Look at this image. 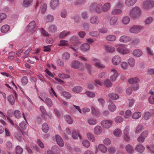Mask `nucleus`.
Segmentation results:
<instances>
[{"label": "nucleus", "instance_id": "1", "mask_svg": "<svg viewBox=\"0 0 154 154\" xmlns=\"http://www.w3.org/2000/svg\"><path fill=\"white\" fill-rule=\"evenodd\" d=\"M89 10L91 12L100 14L103 11V5L100 3L93 2L90 5Z\"/></svg>", "mask_w": 154, "mask_h": 154}, {"label": "nucleus", "instance_id": "2", "mask_svg": "<svg viewBox=\"0 0 154 154\" xmlns=\"http://www.w3.org/2000/svg\"><path fill=\"white\" fill-rule=\"evenodd\" d=\"M129 15L132 18H137L141 14V10L137 6L132 8L129 11Z\"/></svg>", "mask_w": 154, "mask_h": 154}, {"label": "nucleus", "instance_id": "3", "mask_svg": "<svg viewBox=\"0 0 154 154\" xmlns=\"http://www.w3.org/2000/svg\"><path fill=\"white\" fill-rule=\"evenodd\" d=\"M143 8L146 10H149L154 8V1L153 0H146L143 3Z\"/></svg>", "mask_w": 154, "mask_h": 154}, {"label": "nucleus", "instance_id": "4", "mask_svg": "<svg viewBox=\"0 0 154 154\" xmlns=\"http://www.w3.org/2000/svg\"><path fill=\"white\" fill-rule=\"evenodd\" d=\"M117 50L118 52L123 54H128L130 52L129 49L126 47L125 45L122 44L119 45L117 48Z\"/></svg>", "mask_w": 154, "mask_h": 154}, {"label": "nucleus", "instance_id": "5", "mask_svg": "<svg viewBox=\"0 0 154 154\" xmlns=\"http://www.w3.org/2000/svg\"><path fill=\"white\" fill-rule=\"evenodd\" d=\"M71 67L74 69H79L81 70H84V67L82 63L79 61L75 60L73 61L70 64Z\"/></svg>", "mask_w": 154, "mask_h": 154}, {"label": "nucleus", "instance_id": "6", "mask_svg": "<svg viewBox=\"0 0 154 154\" xmlns=\"http://www.w3.org/2000/svg\"><path fill=\"white\" fill-rule=\"evenodd\" d=\"M35 22L33 20L30 22L26 28V32L29 33H33L36 30Z\"/></svg>", "mask_w": 154, "mask_h": 154}, {"label": "nucleus", "instance_id": "7", "mask_svg": "<svg viewBox=\"0 0 154 154\" xmlns=\"http://www.w3.org/2000/svg\"><path fill=\"white\" fill-rule=\"evenodd\" d=\"M142 26L140 25H134L130 29L131 32L133 33H137L140 32L143 29Z\"/></svg>", "mask_w": 154, "mask_h": 154}, {"label": "nucleus", "instance_id": "8", "mask_svg": "<svg viewBox=\"0 0 154 154\" xmlns=\"http://www.w3.org/2000/svg\"><path fill=\"white\" fill-rule=\"evenodd\" d=\"M100 123L103 127L108 129L112 126V122L110 120H105L102 121Z\"/></svg>", "mask_w": 154, "mask_h": 154}, {"label": "nucleus", "instance_id": "9", "mask_svg": "<svg viewBox=\"0 0 154 154\" xmlns=\"http://www.w3.org/2000/svg\"><path fill=\"white\" fill-rule=\"evenodd\" d=\"M147 135L148 132L147 131H143L138 137L137 139L138 141L140 143H143Z\"/></svg>", "mask_w": 154, "mask_h": 154}, {"label": "nucleus", "instance_id": "10", "mask_svg": "<svg viewBox=\"0 0 154 154\" xmlns=\"http://www.w3.org/2000/svg\"><path fill=\"white\" fill-rule=\"evenodd\" d=\"M59 4V0H51L50 6L53 10L55 9Z\"/></svg>", "mask_w": 154, "mask_h": 154}, {"label": "nucleus", "instance_id": "11", "mask_svg": "<svg viewBox=\"0 0 154 154\" xmlns=\"http://www.w3.org/2000/svg\"><path fill=\"white\" fill-rule=\"evenodd\" d=\"M112 61L113 65H117L121 62V58L119 56L115 55L112 58Z\"/></svg>", "mask_w": 154, "mask_h": 154}, {"label": "nucleus", "instance_id": "12", "mask_svg": "<svg viewBox=\"0 0 154 154\" xmlns=\"http://www.w3.org/2000/svg\"><path fill=\"white\" fill-rule=\"evenodd\" d=\"M90 22L91 24H98L100 23V20L97 16L94 15L90 18Z\"/></svg>", "mask_w": 154, "mask_h": 154}, {"label": "nucleus", "instance_id": "13", "mask_svg": "<svg viewBox=\"0 0 154 154\" xmlns=\"http://www.w3.org/2000/svg\"><path fill=\"white\" fill-rule=\"evenodd\" d=\"M129 127L127 126L125 127L123 131V134L124 135V139L126 141H129L130 140L129 137Z\"/></svg>", "mask_w": 154, "mask_h": 154}, {"label": "nucleus", "instance_id": "14", "mask_svg": "<svg viewBox=\"0 0 154 154\" xmlns=\"http://www.w3.org/2000/svg\"><path fill=\"white\" fill-rule=\"evenodd\" d=\"M41 113V116L42 118L45 120L47 119L46 116H47V113L46 110L43 106H41L39 107Z\"/></svg>", "mask_w": 154, "mask_h": 154}, {"label": "nucleus", "instance_id": "15", "mask_svg": "<svg viewBox=\"0 0 154 154\" xmlns=\"http://www.w3.org/2000/svg\"><path fill=\"white\" fill-rule=\"evenodd\" d=\"M118 23V18L115 16L111 17L109 20V24L111 26H116Z\"/></svg>", "mask_w": 154, "mask_h": 154}, {"label": "nucleus", "instance_id": "16", "mask_svg": "<svg viewBox=\"0 0 154 154\" xmlns=\"http://www.w3.org/2000/svg\"><path fill=\"white\" fill-rule=\"evenodd\" d=\"M131 39V38L128 36L126 35H123L120 37L119 41L121 42H127L130 41Z\"/></svg>", "mask_w": 154, "mask_h": 154}, {"label": "nucleus", "instance_id": "17", "mask_svg": "<svg viewBox=\"0 0 154 154\" xmlns=\"http://www.w3.org/2000/svg\"><path fill=\"white\" fill-rule=\"evenodd\" d=\"M56 139L57 144L60 146L62 147L64 145V143L63 140L58 135H57L56 136Z\"/></svg>", "mask_w": 154, "mask_h": 154}, {"label": "nucleus", "instance_id": "18", "mask_svg": "<svg viewBox=\"0 0 154 154\" xmlns=\"http://www.w3.org/2000/svg\"><path fill=\"white\" fill-rule=\"evenodd\" d=\"M111 71L113 72L114 73L110 77V79L112 81L114 82L116 81L117 77L118 76V74L115 69H111Z\"/></svg>", "mask_w": 154, "mask_h": 154}, {"label": "nucleus", "instance_id": "19", "mask_svg": "<svg viewBox=\"0 0 154 154\" xmlns=\"http://www.w3.org/2000/svg\"><path fill=\"white\" fill-rule=\"evenodd\" d=\"M145 149L144 147L140 144L137 145L135 148V150L139 153H142L144 152Z\"/></svg>", "mask_w": 154, "mask_h": 154}, {"label": "nucleus", "instance_id": "20", "mask_svg": "<svg viewBox=\"0 0 154 154\" xmlns=\"http://www.w3.org/2000/svg\"><path fill=\"white\" fill-rule=\"evenodd\" d=\"M103 129L100 126H96L94 129V133L97 135L100 134L102 131Z\"/></svg>", "mask_w": 154, "mask_h": 154}, {"label": "nucleus", "instance_id": "21", "mask_svg": "<svg viewBox=\"0 0 154 154\" xmlns=\"http://www.w3.org/2000/svg\"><path fill=\"white\" fill-rule=\"evenodd\" d=\"M50 151L54 154H60V151L59 148L56 146H54L52 147Z\"/></svg>", "mask_w": 154, "mask_h": 154}, {"label": "nucleus", "instance_id": "22", "mask_svg": "<svg viewBox=\"0 0 154 154\" xmlns=\"http://www.w3.org/2000/svg\"><path fill=\"white\" fill-rule=\"evenodd\" d=\"M111 7V4L109 2H106L104 4L103 7V11L104 12L108 11Z\"/></svg>", "mask_w": 154, "mask_h": 154}, {"label": "nucleus", "instance_id": "23", "mask_svg": "<svg viewBox=\"0 0 154 154\" xmlns=\"http://www.w3.org/2000/svg\"><path fill=\"white\" fill-rule=\"evenodd\" d=\"M133 54L135 57H140L143 54V52L141 50L136 49L134 50Z\"/></svg>", "mask_w": 154, "mask_h": 154}, {"label": "nucleus", "instance_id": "24", "mask_svg": "<svg viewBox=\"0 0 154 154\" xmlns=\"http://www.w3.org/2000/svg\"><path fill=\"white\" fill-rule=\"evenodd\" d=\"M109 98L112 100H116L119 98V96L116 94L115 93H110L108 95Z\"/></svg>", "mask_w": 154, "mask_h": 154}, {"label": "nucleus", "instance_id": "25", "mask_svg": "<svg viewBox=\"0 0 154 154\" xmlns=\"http://www.w3.org/2000/svg\"><path fill=\"white\" fill-rule=\"evenodd\" d=\"M137 1V0H126L125 3L126 6L131 7L133 6Z\"/></svg>", "mask_w": 154, "mask_h": 154}, {"label": "nucleus", "instance_id": "26", "mask_svg": "<svg viewBox=\"0 0 154 154\" xmlns=\"http://www.w3.org/2000/svg\"><path fill=\"white\" fill-rule=\"evenodd\" d=\"M90 45L87 44L85 43L82 44L80 47V49L82 51H85L88 50L90 48Z\"/></svg>", "mask_w": 154, "mask_h": 154}, {"label": "nucleus", "instance_id": "27", "mask_svg": "<svg viewBox=\"0 0 154 154\" xmlns=\"http://www.w3.org/2000/svg\"><path fill=\"white\" fill-rule=\"evenodd\" d=\"M10 27L8 25L3 26L1 29V31L2 33H5L8 32L10 29Z\"/></svg>", "mask_w": 154, "mask_h": 154}, {"label": "nucleus", "instance_id": "28", "mask_svg": "<svg viewBox=\"0 0 154 154\" xmlns=\"http://www.w3.org/2000/svg\"><path fill=\"white\" fill-rule=\"evenodd\" d=\"M70 31L64 30L60 33L59 37L61 38H63L64 37L70 34Z\"/></svg>", "mask_w": 154, "mask_h": 154}, {"label": "nucleus", "instance_id": "29", "mask_svg": "<svg viewBox=\"0 0 154 154\" xmlns=\"http://www.w3.org/2000/svg\"><path fill=\"white\" fill-rule=\"evenodd\" d=\"M45 20L47 22H51L54 20V17L53 15L48 14L45 18Z\"/></svg>", "mask_w": 154, "mask_h": 154}, {"label": "nucleus", "instance_id": "30", "mask_svg": "<svg viewBox=\"0 0 154 154\" xmlns=\"http://www.w3.org/2000/svg\"><path fill=\"white\" fill-rule=\"evenodd\" d=\"M98 148L100 151L103 153H106L107 151L106 147L102 144H99L98 146Z\"/></svg>", "mask_w": 154, "mask_h": 154}, {"label": "nucleus", "instance_id": "31", "mask_svg": "<svg viewBox=\"0 0 154 154\" xmlns=\"http://www.w3.org/2000/svg\"><path fill=\"white\" fill-rule=\"evenodd\" d=\"M91 112L92 114L95 116H98L100 114V110L97 108L94 107H92L91 108Z\"/></svg>", "mask_w": 154, "mask_h": 154}, {"label": "nucleus", "instance_id": "32", "mask_svg": "<svg viewBox=\"0 0 154 154\" xmlns=\"http://www.w3.org/2000/svg\"><path fill=\"white\" fill-rule=\"evenodd\" d=\"M125 149L129 153H132L134 151V148L130 144H128L126 146Z\"/></svg>", "mask_w": 154, "mask_h": 154}, {"label": "nucleus", "instance_id": "33", "mask_svg": "<svg viewBox=\"0 0 154 154\" xmlns=\"http://www.w3.org/2000/svg\"><path fill=\"white\" fill-rule=\"evenodd\" d=\"M141 116V113L139 112H134L132 115V118L134 119H139Z\"/></svg>", "mask_w": 154, "mask_h": 154}, {"label": "nucleus", "instance_id": "34", "mask_svg": "<svg viewBox=\"0 0 154 154\" xmlns=\"http://www.w3.org/2000/svg\"><path fill=\"white\" fill-rule=\"evenodd\" d=\"M122 10L120 9H115L112 10L111 12V14L113 15H119L122 13Z\"/></svg>", "mask_w": 154, "mask_h": 154}, {"label": "nucleus", "instance_id": "35", "mask_svg": "<svg viewBox=\"0 0 154 154\" xmlns=\"http://www.w3.org/2000/svg\"><path fill=\"white\" fill-rule=\"evenodd\" d=\"M154 21L153 17H148L145 20L144 22L146 25L150 24Z\"/></svg>", "mask_w": 154, "mask_h": 154}, {"label": "nucleus", "instance_id": "36", "mask_svg": "<svg viewBox=\"0 0 154 154\" xmlns=\"http://www.w3.org/2000/svg\"><path fill=\"white\" fill-rule=\"evenodd\" d=\"M64 117L65 120L68 124H71L72 123L73 120L69 115H66L64 116Z\"/></svg>", "mask_w": 154, "mask_h": 154}, {"label": "nucleus", "instance_id": "37", "mask_svg": "<svg viewBox=\"0 0 154 154\" xmlns=\"http://www.w3.org/2000/svg\"><path fill=\"white\" fill-rule=\"evenodd\" d=\"M72 135L73 138L74 140L77 139L78 137L80 139L82 138L81 136L79 134L77 131H73L72 133Z\"/></svg>", "mask_w": 154, "mask_h": 154}, {"label": "nucleus", "instance_id": "38", "mask_svg": "<svg viewBox=\"0 0 154 154\" xmlns=\"http://www.w3.org/2000/svg\"><path fill=\"white\" fill-rule=\"evenodd\" d=\"M42 129L44 132L46 133L48 131L49 128L48 124L45 123L42 125Z\"/></svg>", "mask_w": 154, "mask_h": 154}, {"label": "nucleus", "instance_id": "39", "mask_svg": "<svg viewBox=\"0 0 154 154\" xmlns=\"http://www.w3.org/2000/svg\"><path fill=\"white\" fill-rule=\"evenodd\" d=\"M88 14L87 11H83L81 14V16L83 19L86 20L88 18Z\"/></svg>", "mask_w": 154, "mask_h": 154}, {"label": "nucleus", "instance_id": "40", "mask_svg": "<svg viewBox=\"0 0 154 154\" xmlns=\"http://www.w3.org/2000/svg\"><path fill=\"white\" fill-rule=\"evenodd\" d=\"M82 87L80 86H77L73 88L72 89V91L75 93H79L82 90Z\"/></svg>", "mask_w": 154, "mask_h": 154}, {"label": "nucleus", "instance_id": "41", "mask_svg": "<svg viewBox=\"0 0 154 154\" xmlns=\"http://www.w3.org/2000/svg\"><path fill=\"white\" fill-rule=\"evenodd\" d=\"M45 103L48 106L50 107H52L53 106V104L51 100L49 98H47L45 99Z\"/></svg>", "mask_w": 154, "mask_h": 154}, {"label": "nucleus", "instance_id": "42", "mask_svg": "<svg viewBox=\"0 0 154 154\" xmlns=\"http://www.w3.org/2000/svg\"><path fill=\"white\" fill-rule=\"evenodd\" d=\"M47 4L45 3L42 4L41 7V12L42 14L45 13L47 10Z\"/></svg>", "mask_w": 154, "mask_h": 154}, {"label": "nucleus", "instance_id": "43", "mask_svg": "<svg viewBox=\"0 0 154 154\" xmlns=\"http://www.w3.org/2000/svg\"><path fill=\"white\" fill-rule=\"evenodd\" d=\"M93 60L96 62L95 64L96 66L99 68L104 67V66L100 63L99 60L95 58Z\"/></svg>", "mask_w": 154, "mask_h": 154}, {"label": "nucleus", "instance_id": "44", "mask_svg": "<svg viewBox=\"0 0 154 154\" xmlns=\"http://www.w3.org/2000/svg\"><path fill=\"white\" fill-rule=\"evenodd\" d=\"M86 2V0H75L74 2L75 5H81Z\"/></svg>", "mask_w": 154, "mask_h": 154}, {"label": "nucleus", "instance_id": "45", "mask_svg": "<svg viewBox=\"0 0 154 154\" xmlns=\"http://www.w3.org/2000/svg\"><path fill=\"white\" fill-rule=\"evenodd\" d=\"M106 39L109 41H114L116 39V37L114 35H110L106 36Z\"/></svg>", "mask_w": 154, "mask_h": 154}, {"label": "nucleus", "instance_id": "46", "mask_svg": "<svg viewBox=\"0 0 154 154\" xmlns=\"http://www.w3.org/2000/svg\"><path fill=\"white\" fill-rule=\"evenodd\" d=\"M109 110L111 112H114L116 109V106L112 103H110L108 106Z\"/></svg>", "mask_w": 154, "mask_h": 154}, {"label": "nucleus", "instance_id": "47", "mask_svg": "<svg viewBox=\"0 0 154 154\" xmlns=\"http://www.w3.org/2000/svg\"><path fill=\"white\" fill-rule=\"evenodd\" d=\"M87 136L88 138L91 141L94 142L95 140V138L94 135L90 133H88L87 134Z\"/></svg>", "mask_w": 154, "mask_h": 154}, {"label": "nucleus", "instance_id": "48", "mask_svg": "<svg viewBox=\"0 0 154 154\" xmlns=\"http://www.w3.org/2000/svg\"><path fill=\"white\" fill-rule=\"evenodd\" d=\"M57 29V26L54 25H50L48 28V31L50 32H54L56 31Z\"/></svg>", "mask_w": 154, "mask_h": 154}, {"label": "nucleus", "instance_id": "49", "mask_svg": "<svg viewBox=\"0 0 154 154\" xmlns=\"http://www.w3.org/2000/svg\"><path fill=\"white\" fill-rule=\"evenodd\" d=\"M129 65L131 67L134 66L135 64V60L133 58H130L128 61Z\"/></svg>", "mask_w": 154, "mask_h": 154}, {"label": "nucleus", "instance_id": "50", "mask_svg": "<svg viewBox=\"0 0 154 154\" xmlns=\"http://www.w3.org/2000/svg\"><path fill=\"white\" fill-rule=\"evenodd\" d=\"M128 81L130 84H135L139 82V80L138 78L136 77L130 79Z\"/></svg>", "mask_w": 154, "mask_h": 154}, {"label": "nucleus", "instance_id": "51", "mask_svg": "<svg viewBox=\"0 0 154 154\" xmlns=\"http://www.w3.org/2000/svg\"><path fill=\"white\" fill-rule=\"evenodd\" d=\"M88 34L92 37H97L100 35V33L97 31H93L90 32Z\"/></svg>", "mask_w": 154, "mask_h": 154}, {"label": "nucleus", "instance_id": "52", "mask_svg": "<svg viewBox=\"0 0 154 154\" xmlns=\"http://www.w3.org/2000/svg\"><path fill=\"white\" fill-rule=\"evenodd\" d=\"M151 116V114L150 112H145L143 114V118L145 120H148L150 118Z\"/></svg>", "mask_w": 154, "mask_h": 154}, {"label": "nucleus", "instance_id": "53", "mask_svg": "<svg viewBox=\"0 0 154 154\" xmlns=\"http://www.w3.org/2000/svg\"><path fill=\"white\" fill-rule=\"evenodd\" d=\"M114 134L117 137H120L122 134L121 131L119 129H116L113 132Z\"/></svg>", "mask_w": 154, "mask_h": 154}, {"label": "nucleus", "instance_id": "54", "mask_svg": "<svg viewBox=\"0 0 154 154\" xmlns=\"http://www.w3.org/2000/svg\"><path fill=\"white\" fill-rule=\"evenodd\" d=\"M130 19L128 16H125L122 19V23L125 24H127L130 22Z\"/></svg>", "mask_w": 154, "mask_h": 154}, {"label": "nucleus", "instance_id": "55", "mask_svg": "<svg viewBox=\"0 0 154 154\" xmlns=\"http://www.w3.org/2000/svg\"><path fill=\"white\" fill-rule=\"evenodd\" d=\"M8 100L9 102L12 105H13L15 103V99L13 95H10L8 97Z\"/></svg>", "mask_w": 154, "mask_h": 154}, {"label": "nucleus", "instance_id": "56", "mask_svg": "<svg viewBox=\"0 0 154 154\" xmlns=\"http://www.w3.org/2000/svg\"><path fill=\"white\" fill-rule=\"evenodd\" d=\"M106 51L109 52H113L115 50V48L114 47L106 46L105 47Z\"/></svg>", "mask_w": 154, "mask_h": 154}, {"label": "nucleus", "instance_id": "57", "mask_svg": "<svg viewBox=\"0 0 154 154\" xmlns=\"http://www.w3.org/2000/svg\"><path fill=\"white\" fill-rule=\"evenodd\" d=\"M23 151V150L20 146H17L16 147V154H21Z\"/></svg>", "mask_w": 154, "mask_h": 154}, {"label": "nucleus", "instance_id": "58", "mask_svg": "<svg viewBox=\"0 0 154 154\" xmlns=\"http://www.w3.org/2000/svg\"><path fill=\"white\" fill-rule=\"evenodd\" d=\"M69 48L72 49L73 51L76 52L79 49V47L78 45L75 44L70 45Z\"/></svg>", "mask_w": 154, "mask_h": 154}, {"label": "nucleus", "instance_id": "59", "mask_svg": "<svg viewBox=\"0 0 154 154\" xmlns=\"http://www.w3.org/2000/svg\"><path fill=\"white\" fill-rule=\"evenodd\" d=\"M88 124L91 125H94L97 123V121L94 119H90L88 120Z\"/></svg>", "mask_w": 154, "mask_h": 154}, {"label": "nucleus", "instance_id": "60", "mask_svg": "<svg viewBox=\"0 0 154 154\" xmlns=\"http://www.w3.org/2000/svg\"><path fill=\"white\" fill-rule=\"evenodd\" d=\"M82 144L83 146L86 148H88L90 145V142L87 140H85L83 141Z\"/></svg>", "mask_w": 154, "mask_h": 154}, {"label": "nucleus", "instance_id": "61", "mask_svg": "<svg viewBox=\"0 0 154 154\" xmlns=\"http://www.w3.org/2000/svg\"><path fill=\"white\" fill-rule=\"evenodd\" d=\"M71 18L73 19L74 21L76 23H78L80 19L79 16L78 15H75L72 17Z\"/></svg>", "mask_w": 154, "mask_h": 154}, {"label": "nucleus", "instance_id": "62", "mask_svg": "<svg viewBox=\"0 0 154 154\" xmlns=\"http://www.w3.org/2000/svg\"><path fill=\"white\" fill-rule=\"evenodd\" d=\"M40 31L41 34L43 36H49V34L48 32L46 31L44 29L41 28L40 29Z\"/></svg>", "mask_w": 154, "mask_h": 154}, {"label": "nucleus", "instance_id": "63", "mask_svg": "<svg viewBox=\"0 0 154 154\" xmlns=\"http://www.w3.org/2000/svg\"><path fill=\"white\" fill-rule=\"evenodd\" d=\"M67 12L66 10H63L60 12V16L63 18H65L67 16Z\"/></svg>", "mask_w": 154, "mask_h": 154}, {"label": "nucleus", "instance_id": "64", "mask_svg": "<svg viewBox=\"0 0 154 154\" xmlns=\"http://www.w3.org/2000/svg\"><path fill=\"white\" fill-rule=\"evenodd\" d=\"M104 85L107 87H109L112 85L111 82L109 79H107L104 81Z\"/></svg>", "mask_w": 154, "mask_h": 154}]
</instances>
